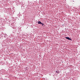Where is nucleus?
I'll use <instances>...</instances> for the list:
<instances>
[{
	"instance_id": "1",
	"label": "nucleus",
	"mask_w": 80,
	"mask_h": 80,
	"mask_svg": "<svg viewBox=\"0 0 80 80\" xmlns=\"http://www.w3.org/2000/svg\"><path fill=\"white\" fill-rule=\"evenodd\" d=\"M66 39H67L68 40H71V38H70L68 37H67L65 38Z\"/></svg>"
},
{
	"instance_id": "2",
	"label": "nucleus",
	"mask_w": 80,
	"mask_h": 80,
	"mask_svg": "<svg viewBox=\"0 0 80 80\" xmlns=\"http://www.w3.org/2000/svg\"><path fill=\"white\" fill-rule=\"evenodd\" d=\"M56 73H58H58H60V72L58 70H57L56 71Z\"/></svg>"
},
{
	"instance_id": "3",
	"label": "nucleus",
	"mask_w": 80,
	"mask_h": 80,
	"mask_svg": "<svg viewBox=\"0 0 80 80\" xmlns=\"http://www.w3.org/2000/svg\"><path fill=\"white\" fill-rule=\"evenodd\" d=\"M41 23H42L40 21H38V24H41Z\"/></svg>"
},
{
	"instance_id": "4",
	"label": "nucleus",
	"mask_w": 80,
	"mask_h": 80,
	"mask_svg": "<svg viewBox=\"0 0 80 80\" xmlns=\"http://www.w3.org/2000/svg\"><path fill=\"white\" fill-rule=\"evenodd\" d=\"M41 24H42V26H43V25H44V24L43 23H41Z\"/></svg>"
}]
</instances>
